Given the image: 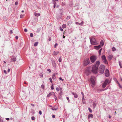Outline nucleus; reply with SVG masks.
<instances>
[{
  "mask_svg": "<svg viewBox=\"0 0 122 122\" xmlns=\"http://www.w3.org/2000/svg\"><path fill=\"white\" fill-rule=\"evenodd\" d=\"M100 64V62L99 61H97L96 62V64L93 66L92 70V72L94 73H97V70Z\"/></svg>",
  "mask_w": 122,
  "mask_h": 122,
  "instance_id": "f257e3e1",
  "label": "nucleus"
},
{
  "mask_svg": "<svg viewBox=\"0 0 122 122\" xmlns=\"http://www.w3.org/2000/svg\"><path fill=\"white\" fill-rule=\"evenodd\" d=\"M91 43V44L94 45H97L98 43L96 41L95 39L93 37H92L90 39Z\"/></svg>",
  "mask_w": 122,
  "mask_h": 122,
  "instance_id": "f03ea898",
  "label": "nucleus"
},
{
  "mask_svg": "<svg viewBox=\"0 0 122 122\" xmlns=\"http://www.w3.org/2000/svg\"><path fill=\"white\" fill-rule=\"evenodd\" d=\"M105 68V66L103 65H101L99 68V72L101 73H103L104 72Z\"/></svg>",
  "mask_w": 122,
  "mask_h": 122,
  "instance_id": "7ed1b4c3",
  "label": "nucleus"
},
{
  "mask_svg": "<svg viewBox=\"0 0 122 122\" xmlns=\"http://www.w3.org/2000/svg\"><path fill=\"white\" fill-rule=\"evenodd\" d=\"M91 81L92 83V86L93 87L95 85L96 83V78L94 76H92L91 78Z\"/></svg>",
  "mask_w": 122,
  "mask_h": 122,
  "instance_id": "20e7f679",
  "label": "nucleus"
},
{
  "mask_svg": "<svg viewBox=\"0 0 122 122\" xmlns=\"http://www.w3.org/2000/svg\"><path fill=\"white\" fill-rule=\"evenodd\" d=\"M97 57L93 55L91 56L90 57L91 61L92 63H94L96 60Z\"/></svg>",
  "mask_w": 122,
  "mask_h": 122,
  "instance_id": "39448f33",
  "label": "nucleus"
},
{
  "mask_svg": "<svg viewBox=\"0 0 122 122\" xmlns=\"http://www.w3.org/2000/svg\"><path fill=\"white\" fill-rule=\"evenodd\" d=\"M102 61L104 63L106 64H108L107 61V60L106 58L105 55H103L102 56Z\"/></svg>",
  "mask_w": 122,
  "mask_h": 122,
  "instance_id": "423d86ee",
  "label": "nucleus"
},
{
  "mask_svg": "<svg viewBox=\"0 0 122 122\" xmlns=\"http://www.w3.org/2000/svg\"><path fill=\"white\" fill-rule=\"evenodd\" d=\"M108 80L107 79L106 80L102 85V87L103 88H104L106 86L108 83L109 84L110 83V82H108Z\"/></svg>",
  "mask_w": 122,
  "mask_h": 122,
  "instance_id": "0eeeda50",
  "label": "nucleus"
},
{
  "mask_svg": "<svg viewBox=\"0 0 122 122\" xmlns=\"http://www.w3.org/2000/svg\"><path fill=\"white\" fill-rule=\"evenodd\" d=\"M90 61L88 58H86L84 60V64L85 66H87L90 63Z\"/></svg>",
  "mask_w": 122,
  "mask_h": 122,
  "instance_id": "6e6552de",
  "label": "nucleus"
},
{
  "mask_svg": "<svg viewBox=\"0 0 122 122\" xmlns=\"http://www.w3.org/2000/svg\"><path fill=\"white\" fill-rule=\"evenodd\" d=\"M105 75L106 77H108L109 76V70L107 69L105 71Z\"/></svg>",
  "mask_w": 122,
  "mask_h": 122,
  "instance_id": "1a4fd4ad",
  "label": "nucleus"
},
{
  "mask_svg": "<svg viewBox=\"0 0 122 122\" xmlns=\"http://www.w3.org/2000/svg\"><path fill=\"white\" fill-rule=\"evenodd\" d=\"M71 93L73 95L75 98H76L77 97L78 95L76 93L74 92H72Z\"/></svg>",
  "mask_w": 122,
  "mask_h": 122,
  "instance_id": "9d476101",
  "label": "nucleus"
},
{
  "mask_svg": "<svg viewBox=\"0 0 122 122\" xmlns=\"http://www.w3.org/2000/svg\"><path fill=\"white\" fill-rule=\"evenodd\" d=\"M101 46L100 45H99L97 46H94V48L98 50L100 48Z\"/></svg>",
  "mask_w": 122,
  "mask_h": 122,
  "instance_id": "9b49d317",
  "label": "nucleus"
},
{
  "mask_svg": "<svg viewBox=\"0 0 122 122\" xmlns=\"http://www.w3.org/2000/svg\"><path fill=\"white\" fill-rule=\"evenodd\" d=\"M55 94V93L54 92H53L52 93L50 92L47 95V97H49L51 95H54Z\"/></svg>",
  "mask_w": 122,
  "mask_h": 122,
  "instance_id": "f8f14e48",
  "label": "nucleus"
},
{
  "mask_svg": "<svg viewBox=\"0 0 122 122\" xmlns=\"http://www.w3.org/2000/svg\"><path fill=\"white\" fill-rule=\"evenodd\" d=\"M75 23L76 25H82L84 23L83 21H82L81 23H79L77 22H76Z\"/></svg>",
  "mask_w": 122,
  "mask_h": 122,
  "instance_id": "ddd939ff",
  "label": "nucleus"
},
{
  "mask_svg": "<svg viewBox=\"0 0 122 122\" xmlns=\"http://www.w3.org/2000/svg\"><path fill=\"white\" fill-rule=\"evenodd\" d=\"M56 74H57V73H54L52 76V78L53 79H56Z\"/></svg>",
  "mask_w": 122,
  "mask_h": 122,
  "instance_id": "4468645a",
  "label": "nucleus"
},
{
  "mask_svg": "<svg viewBox=\"0 0 122 122\" xmlns=\"http://www.w3.org/2000/svg\"><path fill=\"white\" fill-rule=\"evenodd\" d=\"M113 56L112 55H109L108 57V60L109 61L111 60Z\"/></svg>",
  "mask_w": 122,
  "mask_h": 122,
  "instance_id": "2eb2a0df",
  "label": "nucleus"
},
{
  "mask_svg": "<svg viewBox=\"0 0 122 122\" xmlns=\"http://www.w3.org/2000/svg\"><path fill=\"white\" fill-rule=\"evenodd\" d=\"M93 117V115L92 114H89L88 116V119H89V118L90 117H91L92 118Z\"/></svg>",
  "mask_w": 122,
  "mask_h": 122,
  "instance_id": "dca6fc26",
  "label": "nucleus"
},
{
  "mask_svg": "<svg viewBox=\"0 0 122 122\" xmlns=\"http://www.w3.org/2000/svg\"><path fill=\"white\" fill-rule=\"evenodd\" d=\"M60 92L59 95L62 96V89L61 88L60 89Z\"/></svg>",
  "mask_w": 122,
  "mask_h": 122,
  "instance_id": "f3484780",
  "label": "nucleus"
},
{
  "mask_svg": "<svg viewBox=\"0 0 122 122\" xmlns=\"http://www.w3.org/2000/svg\"><path fill=\"white\" fill-rule=\"evenodd\" d=\"M100 46H101V47L102 46L104 45V43L103 41L102 40L100 42Z\"/></svg>",
  "mask_w": 122,
  "mask_h": 122,
  "instance_id": "a211bd4d",
  "label": "nucleus"
},
{
  "mask_svg": "<svg viewBox=\"0 0 122 122\" xmlns=\"http://www.w3.org/2000/svg\"><path fill=\"white\" fill-rule=\"evenodd\" d=\"M59 53V52L58 51H54V52L53 54H54V55H56Z\"/></svg>",
  "mask_w": 122,
  "mask_h": 122,
  "instance_id": "6ab92c4d",
  "label": "nucleus"
},
{
  "mask_svg": "<svg viewBox=\"0 0 122 122\" xmlns=\"http://www.w3.org/2000/svg\"><path fill=\"white\" fill-rule=\"evenodd\" d=\"M16 57H14L13 58H11V62L12 61H16Z\"/></svg>",
  "mask_w": 122,
  "mask_h": 122,
  "instance_id": "aec40b11",
  "label": "nucleus"
},
{
  "mask_svg": "<svg viewBox=\"0 0 122 122\" xmlns=\"http://www.w3.org/2000/svg\"><path fill=\"white\" fill-rule=\"evenodd\" d=\"M34 15L35 16H38L40 15V13H37L36 12L34 13Z\"/></svg>",
  "mask_w": 122,
  "mask_h": 122,
  "instance_id": "412c9836",
  "label": "nucleus"
},
{
  "mask_svg": "<svg viewBox=\"0 0 122 122\" xmlns=\"http://www.w3.org/2000/svg\"><path fill=\"white\" fill-rule=\"evenodd\" d=\"M119 63L120 67L122 68V62L120 61L119 62Z\"/></svg>",
  "mask_w": 122,
  "mask_h": 122,
  "instance_id": "4be33fe9",
  "label": "nucleus"
},
{
  "mask_svg": "<svg viewBox=\"0 0 122 122\" xmlns=\"http://www.w3.org/2000/svg\"><path fill=\"white\" fill-rule=\"evenodd\" d=\"M41 30V28H38L37 30H36V32L37 33H39Z\"/></svg>",
  "mask_w": 122,
  "mask_h": 122,
  "instance_id": "5701e85b",
  "label": "nucleus"
},
{
  "mask_svg": "<svg viewBox=\"0 0 122 122\" xmlns=\"http://www.w3.org/2000/svg\"><path fill=\"white\" fill-rule=\"evenodd\" d=\"M57 109V107H55L52 108L51 109L53 110H56Z\"/></svg>",
  "mask_w": 122,
  "mask_h": 122,
  "instance_id": "b1692460",
  "label": "nucleus"
},
{
  "mask_svg": "<svg viewBox=\"0 0 122 122\" xmlns=\"http://www.w3.org/2000/svg\"><path fill=\"white\" fill-rule=\"evenodd\" d=\"M62 26L63 28H65L66 27V24H63L62 25Z\"/></svg>",
  "mask_w": 122,
  "mask_h": 122,
  "instance_id": "393cba45",
  "label": "nucleus"
},
{
  "mask_svg": "<svg viewBox=\"0 0 122 122\" xmlns=\"http://www.w3.org/2000/svg\"><path fill=\"white\" fill-rule=\"evenodd\" d=\"M38 42H36L34 44V46H37L38 45Z\"/></svg>",
  "mask_w": 122,
  "mask_h": 122,
  "instance_id": "a878e982",
  "label": "nucleus"
},
{
  "mask_svg": "<svg viewBox=\"0 0 122 122\" xmlns=\"http://www.w3.org/2000/svg\"><path fill=\"white\" fill-rule=\"evenodd\" d=\"M102 50V49L101 48V49H100L99 51V52H98L99 53V54L100 55V54H101V52Z\"/></svg>",
  "mask_w": 122,
  "mask_h": 122,
  "instance_id": "bb28decb",
  "label": "nucleus"
},
{
  "mask_svg": "<svg viewBox=\"0 0 122 122\" xmlns=\"http://www.w3.org/2000/svg\"><path fill=\"white\" fill-rule=\"evenodd\" d=\"M24 16V15H20V18H23Z\"/></svg>",
  "mask_w": 122,
  "mask_h": 122,
  "instance_id": "cd10ccee",
  "label": "nucleus"
},
{
  "mask_svg": "<svg viewBox=\"0 0 122 122\" xmlns=\"http://www.w3.org/2000/svg\"><path fill=\"white\" fill-rule=\"evenodd\" d=\"M41 88L43 89H44V84H42L41 86Z\"/></svg>",
  "mask_w": 122,
  "mask_h": 122,
  "instance_id": "c85d7f7f",
  "label": "nucleus"
},
{
  "mask_svg": "<svg viewBox=\"0 0 122 122\" xmlns=\"http://www.w3.org/2000/svg\"><path fill=\"white\" fill-rule=\"evenodd\" d=\"M118 86L119 88L120 89H122V86L120 85V84L118 83Z\"/></svg>",
  "mask_w": 122,
  "mask_h": 122,
  "instance_id": "c756f323",
  "label": "nucleus"
},
{
  "mask_svg": "<svg viewBox=\"0 0 122 122\" xmlns=\"http://www.w3.org/2000/svg\"><path fill=\"white\" fill-rule=\"evenodd\" d=\"M62 96L61 95H59L58 98L59 99H61Z\"/></svg>",
  "mask_w": 122,
  "mask_h": 122,
  "instance_id": "7c9ffc66",
  "label": "nucleus"
},
{
  "mask_svg": "<svg viewBox=\"0 0 122 122\" xmlns=\"http://www.w3.org/2000/svg\"><path fill=\"white\" fill-rule=\"evenodd\" d=\"M88 109V110H89V111L90 112H92V110L91 109H90V108H89Z\"/></svg>",
  "mask_w": 122,
  "mask_h": 122,
  "instance_id": "2f4dec72",
  "label": "nucleus"
},
{
  "mask_svg": "<svg viewBox=\"0 0 122 122\" xmlns=\"http://www.w3.org/2000/svg\"><path fill=\"white\" fill-rule=\"evenodd\" d=\"M116 49L114 47H113L112 48V50L113 51H114L116 50Z\"/></svg>",
  "mask_w": 122,
  "mask_h": 122,
  "instance_id": "473e14b6",
  "label": "nucleus"
},
{
  "mask_svg": "<svg viewBox=\"0 0 122 122\" xmlns=\"http://www.w3.org/2000/svg\"><path fill=\"white\" fill-rule=\"evenodd\" d=\"M54 97L55 99V101H56L57 100V97L56 96L54 95Z\"/></svg>",
  "mask_w": 122,
  "mask_h": 122,
  "instance_id": "72a5a7b5",
  "label": "nucleus"
},
{
  "mask_svg": "<svg viewBox=\"0 0 122 122\" xmlns=\"http://www.w3.org/2000/svg\"><path fill=\"white\" fill-rule=\"evenodd\" d=\"M70 16H67L66 17V19L68 20L70 19Z\"/></svg>",
  "mask_w": 122,
  "mask_h": 122,
  "instance_id": "f704fd0d",
  "label": "nucleus"
},
{
  "mask_svg": "<svg viewBox=\"0 0 122 122\" xmlns=\"http://www.w3.org/2000/svg\"><path fill=\"white\" fill-rule=\"evenodd\" d=\"M30 37H33V34L32 33H31L30 34Z\"/></svg>",
  "mask_w": 122,
  "mask_h": 122,
  "instance_id": "c9c22d12",
  "label": "nucleus"
},
{
  "mask_svg": "<svg viewBox=\"0 0 122 122\" xmlns=\"http://www.w3.org/2000/svg\"><path fill=\"white\" fill-rule=\"evenodd\" d=\"M51 89L53 90L54 89L53 85H52L51 86Z\"/></svg>",
  "mask_w": 122,
  "mask_h": 122,
  "instance_id": "e433bc0d",
  "label": "nucleus"
},
{
  "mask_svg": "<svg viewBox=\"0 0 122 122\" xmlns=\"http://www.w3.org/2000/svg\"><path fill=\"white\" fill-rule=\"evenodd\" d=\"M49 80L50 81V82L51 83H52V79L51 78H49Z\"/></svg>",
  "mask_w": 122,
  "mask_h": 122,
  "instance_id": "4c0bfd02",
  "label": "nucleus"
},
{
  "mask_svg": "<svg viewBox=\"0 0 122 122\" xmlns=\"http://www.w3.org/2000/svg\"><path fill=\"white\" fill-rule=\"evenodd\" d=\"M62 59L61 58H60L58 60V61L59 62H61V61Z\"/></svg>",
  "mask_w": 122,
  "mask_h": 122,
  "instance_id": "58836bf2",
  "label": "nucleus"
},
{
  "mask_svg": "<svg viewBox=\"0 0 122 122\" xmlns=\"http://www.w3.org/2000/svg\"><path fill=\"white\" fill-rule=\"evenodd\" d=\"M58 44L57 43H56L54 45V47L56 48V46H57Z\"/></svg>",
  "mask_w": 122,
  "mask_h": 122,
  "instance_id": "ea45409f",
  "label": "nucleus"
},
{
  "mask_svg": "<svg viewBox=\"0 0 122 122\" xmlns=\"http://www.w3.org/2000/svg\"><path fill=\"white\" fill-rule=\"evenodd\" d=\"M56 90L57 91H59V90H60L59 88L58 87L56 88Z\"/></svg>",
  "mask_w": 122,
  "mask_h": 122,
  "instance_id": "a19ab883",
  "label": "nucleus"
},
{
  "mask_svg": "<svg viewBox=\"0 0 122 122\" xmlns=\"http://www.w3.org/2000/svg\"><path fill=\"white\" fill-rule=\"evenodd\" d=\"M31 119L32 120H34L35 119V117H31Z\"/></svg>",
  "mask_w": 122,
  "mask_h": 122,
  "instance_id": "79ce46f5",
  "label": "nucleus"
},
{
  "mask_svg": "<svg viewBox=\"0 0 122 122\" xmlns=\"http://www.w3.org/2000/svg\"><path fill=\"white\" fill-rule=\"evenodd\" d=\"M53 4L54 5H56V2L54 0H53Z\"/></svg>",
  "mask_w": 122,
  "mask_h": 122,
  "instance_id": "37998d69",
  "label": "nucleus"
},
{
  "mask_svg": "<svg viewBox=\"0 0 122 122\" xmlns=\"http://www.w3.org/2000/svg\"><path fill=\"white\" fill-rule=\"evenodd\" d=\"M59 79L60 80L62 81H63V79L61 77H60L59 78Z\"/></svg>",
  "mask_w": 122,
  "mask_h": 122,
  "instance_id": "c03bdc74",
  "label": "nucleus"
},
{
  "mask_svg": "<svg viewBox=\"0 0 122 122\" xmlns=\"http://www.w3.org/2000/svg\"><path fill=\"white\" fill-rule=\"evenodd\" d=\"M66 99L68 100V102H70V100H69V98L68 97H66Z\"/></svg>",
  "mask_w": 122,
  "mask_h": 122,
  "instance_id": "a18cd8bd",
  "label": "nucleus"
},
{
  "mask_svg": "<svg viewBox=\"0 0 122 122\" xmlns=\"http://www.w3.org/2000/svg\"><path fill=\"white\" fill-rule=\"evenodd\" d=\"M47 70L49 71V72H51V70L50 69H48Z\"/></svg>",
  "mask_w": 122,
  "mask_h": 122,
  "instance_id": "49530a36",
  "label": "nucleus"
},
{
  "mask_svg": "<svg viewBox=\"0 0 122 122\" xmlns=\"http://www.w3.org/2000/svg\"><path fill=\"white\" fill-rule=\"evenodd\" d=\"M60 30L61 31H63V29L61 28V27H60Z\"/></svg>",
  "mask_w": 122,
  "mask_h": 122,
  "instance_id": "de8ad7c7",
  "label": "nucleus"
},
{
  "mask_svg": "<svg viewBox=\"0 0 122 122\" xmlns=\"http://www.w3.org/2000/svg\"><path fill=\"white\" fill-rule=\"evenodd\" d=\"M86 71H88V73H90V71H89V68L87 69L86 70Z\"/></svg>",
  "mask_w": 122,
  "mask_h": 122,
  "instance_id": "09e8293b",
  "label": "nucleus"
},
{
  "mask_svg": "<svg viewBox=\"0 0 122 122\" xmlns=\"http://www.w3.org/2000/svg\"><path fill=\"white\" fill-rule=\"evenodd\" d=\"M24 31H25V32H27V29H24Z\"/></svg>",
  "mask_w": 122,
  "mask_h": 122,
  "instance_id": "8fccbe9b",
  "label": "nucleus"
},
{
  "mask_svg": "<svg viewBox=\"0 0 122 122\" xmlns=\"http://www.w3.org/2000/svg\"><path fill=\"white\" fill-rule=\"evenodd\" d=\"M39 114L40 115H41L42 114V112L41 111H39Z\"/></svg>",
  "mask_w": 122,
  "mask_h": 122,
  "instance_id": "3c124183",
  "label": "nucleus"
},
{
  "mask_svg": "<svg viewBox=\"0 0 122 122\" xmlns=\"http://www.w3.org/2000/svg\"><path fill=\"white\" fill-rule=\"evenodd\" d=\"M18 3L16 1L15 2V4L16 5H18Z\"/></svg>",
  "mask_w": 122,
  "mask_h": 122,
  "instance_id": "603ef678",
  "label": "nucleus"
},
{
  "mask_svg": "<svg viewBox=\"0 0 122 122\" xmlns=\"http://www.w3.org/2000/svg\"><path fill=\"white\" fill-rule=\"evenodd\" d=\"M93 106H94V108H95V106L96 105L95 103H94L93 104Z\"/></svg>",
  "mask_w": 122,
  "mask_h": 122,
  "instance_id": "864d4df0",
  "label": "nucleus"
},
{
  "mask_svg": "<svg viewBox=\"0 0 122 122\" xmlns=\"http://www.w3.org/2000/svg\"><path fill=\"white\" fill-rule=\"evenodd\" d=\"M39 75L41 77H42L43 76V75L42 74H40Z\"/></svg>",
  "mask_w": 122,
  "mask_h": 122,
  "instance_id": "5fc2aeb1",
  "label": "nucleus"
},
{
  "mask_svg": "<svg viewBox=\"0 0 122 122\" xmlns=\"http://www.w3.org/2000/svg\"><path fill=\"white\" fill-rule=\"evenodd\" d=\"M10 33L11 34H12L13 33L12 31V30H10Z\"/></svg>",
  "mask_w": 122,
  "mask_h": 122,
  "instance_id": "6e6d98bb",
  "label": "nucleus"
},
{
  "mask_svg": "<svg viewBox=\"0 0 122 122\" xmlns=\"http://www.w3.org/2000/svg\"><path fill=\"white\" fill-rule=\"evenodd\" d=\"M18 36H16L15 37V39H18Z\"/></svg>",
  "mask_w": 122,
  "mask_h": 122,
  "instance_id": "4d7b16f0",
  "label": "nucleus"
},
{
  "mask_svg": "<svg viewBox=\"0 0 122 122\" xmlns=\"http://www.w3.org/2000/svg\"><path fill=\"white\" fill-rule=\"evenodd\" d=\"M52 117L53 118H55V116L54 115H53L52 116Z\"/></svg>",
  "mask_w": 122,
  "mask_h": 122,
  "instance_id": "13d9d810",
  "label": "nucleus"
},
{
  "mask_svg": "<svg viewBox=\"0 0 122 122\" xmlns=\"http://www.w3.org/2000/svg\"><path fill=\"white\" fill-rule=\"evenodd\" d=\"M4 72L5 73V74H6L7 73L6 71L5 70H4Z\"/></svg>",
  "mask_w": 122,
  "mask_h": 122,
  "instance_id": "bf43d9fd",
  "label": "nucleus"
},
{
  "mask_svg": "<svg viewBox=\"0 0 122 122\" xmlns=\"http://www.w3.org/2000/svg\"><path fill=\"white\" fill-rule=\"evenodd\" d=\"M6 119L7 120H8V121L9 120V119H10L9 118H6Z\"/></svg>",
  "mask_w": 122,
  "mask_h": 122,
  "instance_id": "052dcab7",
  "label": "nucleus"
},
{
  "mask_svg": "<svg viewBox=\"0 0 122 122\" xmlns=\"http://www.w3.org/2000/svg\"><path fill=\"white\" fill-rule=\"evenodd\" d=\"M10 69H8V72H9L10 71Z\"/></svg>",
  "mask_w": 122,
  "mask_h": 122,
  "instance_id": "680f3d73",
  "label": "nucleus"
},
{
  "mask_svg": "<svg viewBox=\"0 0 122 122\" xmlns=\"http://www.w3.org/2000/svg\"><path fill=\"white\" fill-rule=\"evenodd\" d=\"M51 38H49V40L50 41H51Z\"/></svg>",
  "mask_w": 122,
  "mask_h": 122,
  "instance_id": "e2e57ef3",
  "label": "nucleus"
},
{
  "mask_svg": "<svg viewBox=\"0 0 122 122\" xmlns=\"http://www.w3.org/2000/svg\"><path fill=\"white\" fill-rule=\"evenodd\" d=\"M111 116L110 115H109V118H111Z\"/></svg>",
  "mask_w": 122,
  "mask_h": 122,
  "instance_id": "0e129e2a",
  "label": "nucleus"
},
{
  "mask_svg": "<svg viewBox=\"0 0 122 122\" xmlns=\"http://www.w3.org/2000/svg\"><path fill=\"white\" fill-rule=\"evenodd\" d=\"M31 106H34V104H31Z\"/></svg>",
  "mask_w": 122,
  "mask_h": 122,
  "instance_id": "69168bd1",
  "label": "nucleus"
},
{
  "mask_svg": "<svg viewBox=\"0 0 122 122\" xmlns=\"http://www.w3.org/2000/svg\"><path fill=\"white\" fill-rule=\"evenodd\" d=\"M81 94L83 96H84V94L82 92H81Z\"/></svg>",
  "mask_w": 122,
  "mask_h": 122,
  "instance_id": "338daca9",
  "label": "nucleus"
},
{
  "mask_svg": "<svg viewBox=\"0 0 122 122\" xmlns=\"http://www.w3.org/2000/svg\"><path fill=\"white\" fill-rule=\"evenodd\" d=\"M56 6V5H54V6H53L54 8H55Z\"/></svg>",
  "mask_w": 122,
  "mask_h": 122,
  "instance_id": "774afa93",
  "label": "nucleus"
}]
</instances>
